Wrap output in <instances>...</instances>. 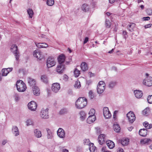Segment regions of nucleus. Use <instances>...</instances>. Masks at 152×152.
I'll use <instances>...</instances> for the list:
<instances>
[{
  "label": "nucleus",
  "mask_w": 152,
  "mask_h": 152,
  "mask_svg": "<svg viewBox=\"0 0 152 152\" xmlns=\"http://www.w3.org/2000/svg\"><path fill=\"white\" fill-rule=\"evenodd\" d=\"M87 104V100L84 97H79L75 102V105L77 109H82Z\"/></svg>",
  "instance_id": "1"
},
{
  "label": "nucleus",
  "mask_w": 152,
  "mask_h": 152,
  "mask_svg": "<svg viewBox=\"0 0 152 152\" xmlns=\"http://www.w3.org/2000/svg\"><path fill=\"white\" fill-rule=\"evenodd\" d=\"M16 86L17 90L19 92H24L26 88L25 84L22 80H18L17 81Z\"/></svg>",
  "instance_id": "2"
},
{
  "label": "nucleus",
  "mask_w": 152,
  "mask_h": 152,
  "mask_svg": "<svg viewBox=\"0 0 152 152\" xmlns=\"http://www.w3.org/2000/svg\"><path fill=\"white\" fill-rule=\"evenodd\" d=\"M105 88V84L103 81H100L97 85V90L99 94H101L104 92Z\"/></svg>",
  "instance_id": "3"
},
{
  "label": "nucleus",
  "mask_w": 152,
  "mask_h": 152,
  "mask_svg": "<svg viewBox=\"0 0 152 152\" xmlns=\"http://www.w3.org/2000/svg\"><path fill=\"white\" fill-rule=\"evenodd\" d=\"M11 51L13 53L16 59L18 61L19 58V52L18 50V47L16 45L13 44L12 45L11 48Z\"/></svg>",
  "instance_id": "4"
},
{
  "label": "nucleus",
  "mask_w": 152,
  "mask_h": 152,
  "mask_svg": "<svg viewBox=\"0 0 152 152\" xmlns=\"http://www.w3.org/2000/svg\"><path fill=\"white\" fill-rule=\"evenodd\" d=\"M40 115L42 118L45 119L48 118L49 117L48 109V108L45 109H42L40 114Z\"/></svg>",
  "instance_id": "5"
},
{
  "label": "nucleus",
  "mask_w": 152,
  "mask_h": 152,
  "mask_svg": "<svg viewBox=\"0 0 152 152\" xmlns=\"http://www.w3.org/2000/svg\"><path fill=\"white\" fill-rule=\"evenodd\" d=\"M56 64L54 59L51 57H49L47 61V66L48 67L50 68L54 65Z\"/></svg>",
  "instance_id": "6"
},
{
  "label": "nucleus",
  "mask_w": 152,
  "mask_h": 152,
  "mask_svg": "<svg viewBox=\"0 0 152 152\" xmlns=\"http://www.w3.org/2000/svg\"><path fill=\"white\" fill-rule=\"evenodd\" d=\"M126 115L130 123H132L135 121L136 117L133 112L130 111Z\"/></svg>",
  "instance_id": "7"
},
{
  "label": "nucleus",
  "mask_w": 152,
  "mask_h": 152,
  "mask_svg": "<svg viewBox=\"0 0 152 152\" xmlns=\"http://www.w3.org/2000/svg\"><path fill=\"white\" fill-rule=\"evenodd\" d=\"M143 83L145 85L150 86L152 85V77H148L143 80Z\"/></svg>",
  "instance_id": "8"
},
{
  "label": "nucleus",
  "mask_w": 152,
  "mask_h": 152,
  "mask_svg": "<svg viewBox=\"0 0 152 152\" xmlns=\"http://www.w3.org/2000/svg\"><path fill=\"white\" fill-rule=\"evenodd\" d=\"M103 113L104 117L106 118H109L111 116V114L109 109L107 107H105L103 109Z\"/></svg>",
  "instance_id": "9"
},
{
  "label": "nucleus",
  "mask_w": 152,
  "mask_h": 152,
  "mask_svg": "<svg viewBox=\"0 0 152 152\" xmlns=\"http://www.w3.org/2000/svg\"><path fill=\"white\" fill-rule=\"evenodd\" d=\"M28 107L31 110L35 111L37 109V104L36 102L33 101H31L28 104Z\"/></svg>",
  "instance_id": "10"
},
{
  "label": "nucleus",
  "mask_w": 152,
  "mask_h": 152,
  "mask_svg": "<svg viewBox=\"0 0 152 152\" xmlns=\"http://www.w3.org/2000/svg\"><path fill=\"white\" fill-rule=\"evenodd\" d=\"M65 69V66L64 65L59 64L56 67V71L59 74H61L63 72Z\"/></svg>",
  "instance_id": "11"
},
{
  "label": "nucleus",
  "mask_w": 152,
  "mask_h": 152,
  "mask_svg": "<svg viewBox=\"0 0 152 152\" xmlns=\"http://www.w3.org/2000/svg\"><path fill=\"white\" fill-rule=\"evenodd\" d=\"M34 56L38 59H41L43 58L42 53L38 50H34L33 53Z\"/></svg>",
  "instance_id": "12"
},
{
  "label": "nucleus",
  "mask_w": 152,
  "mask_h": 152,
  "mask_svg": "<svg viewBox=\"0 0 152 152\" xmlns=\"http://www.w3.org/2000/svg\"><path fill=\"white\" fill-rule=\"evenodd\" d=\"M60 88V86L59 83H54L52 84L51 89L53 91L56 93L59 91Z\"/></svg>",
  "instance_id": "13"
},
{
  "label": "nucleus",
  "mask_w": 152,
  "mask_h": 152,
  "mask_svg": "<svg viewBox=\"0 0 152 152\" xmlns=\"http://www.w3.org/2000/svg\"><path fill=\"white\" fill-rule=\"evenodd\" d=\"M58 135L61 138H64L65 136V132L64 130L61 128H59L57 132Z\"/></svg>",
  "instance_id": "14"
},
{
  "label": "nucleus",
  "mask_w": 152,
  "mask_h": 152,
  "mask_svg": "<svg viewBox=\"0 0 152 152\" xmlns=\"http://www.w3.org/2000/svg\"><path fill=\"white\" fill-rule=\"evenodd\" d=\"M105 135L104 134H101L98 138V141L99 144L102 145L106 140Z\"/></svg>",
  "instance_id": "15"
},
{
  "label": "nucleus",
  "mask_w": 152,
  "mask_h": 152,
  "mask_svg": "<svg viewBox=\"0 0 152 152\" xmlns=\"http://www.w3.org/2000/svg\"><path fill=\"white\" fill-rule=\"evenodd\" d=\"M12 132L15 135L17 136L19 135V132L18 127L15 126H13L12 128Z\"/></svg>",
  "instance_id": "16"
},
{
  "label": "nucleus",
  "mask_w": 152,
  "mask_h": 152,
  "mask_svg": "<svg viewBox=\"0 0 152 152\" xmlns=\"http://www.w3.org/2000/svg\"><path fill=\"white\" fill-rule=\"evenodd\" d=\"M134 93L135 97L137 98H140L143 95L142 91L139 90H136L134 91Z\"/></svg>",
  "instance_id": "17"
},
{
  "label": "nucleus",
  "mask_w": 152,
  "mask_h": 152,
  "mask_svg": "<svg viewBox=\"0 0 152 152\" xmlns=\"http://www.w3.org/2000/svg\"><path fill=\"white\" fill-rule=\"evenodd\" d=\"M34 136L37 138L41 137L42 136L41 132L38 129H35L34 131Z\"/></svg>",
  "instance_id": "18"
},
{
  "label": "nucleus",
  "mask_w": 152,
  "mask_h": 152,
  "mask_svg": "<svg viewBox=\"0 0 152 152\" xmlns=\"http://www.w3.org/2000/svg\"><path fill=\"white\" fill-rule=\"evenodd\" d=\"M65 56L63 54H61L58 56V59L59 64H62L65 61Z\"/></svg>",
  "instance_id": "19"
},
{
  "label": "nucleus",
  "mask_w": 152,
  "mask_h": 152,
  "mask_svg": "<svg viewBox=\"0 0 152 152\" xmlns=\"http://www.w3.org/2000/svg\"><path fill=\"white\" fill-rule=\"evenodd\" d=\"M96 120V117L95 115H90L87 120V123L89 124H91L93 123Z\"/></svg>",
  "instance_id": "20"
},
{
  "label": "nucleus",
  "mask_w": 152,
  "mask_h": 152,
  "mask_svg": "<svg viewBox=\"0 0 152 152\" xmlns=\"http://www.w3.org/2000/svg\"><path fill=\"white\" fill-rule=\"evenodd\" d=\"M33 91L34 94L36 96H39L40 94L39 90L37 86H34L33 87Z\"/></svg>",
  "instance_id": "21"
},
{
  "label": "nucleus",
  "mask_w": 152,
  "mask_h": 152,
  "mask_svg": "<svg viewBox=\"0 0 152 152\" xmlns=\"http://www.w3.org/2000/svg\"><path fill=\"white\" fill-rule=\"evenodd\" d=\"M106 143L108 148L110 149H112L115 146V144L112 141L110 140H107Z\"/></svg>",
  "instance_id": "22"
},
{
  "label": "nucleus",
  "mask_w": 152,
  "mask_h": 152,
  "mask_svg": "<svg viewBox=\"0 0 152 152\" xmlns=\"http://www.w3.org/2000/svg\"><path fill=\"white\" fill-rule=\"evenodd\" d=\"M28 83L29 85L31 86H32V87H33L35 86V80L34 79H33L31 77H28Z\"/></svg>",
  "instance_id": "23"
},
{
  "label": "nucleus",
  "mask_w": 152,
  "mask_h": 152,
  "mask_svg": "<svg viewBox=\"0 0 152 152\" xmlns=\"http://www.w3.org/2000/svg\"><path fill=\"white\" fill-rule=\"evenodd\" d=\"M82 70L83 71H86L88 69V67L87 63L85 62H82L80 66Z\"/></svg>",
  "instance_id": "24"
},
{
  "label": "nucleus",
  "mask_w": 152,
  "mask_h": 152,
  "mask_svg": "<svg viewBox=\"0 0 152 152\" xmlns=\"http://www.w3.org/2000/svg\"><path fill=\"white\" fill-rule=\"evenodd\" d=\"M36 46L39 48H46L48 47V45L45 43H39L36 44Z\"/></svg>",
  "instance_id": "25"
},
{
  "label": "nucleus",
  "mask_w": 152,
  "mask_h": 152,
  "mask_svg": "<svg viewBox=\"0 0 152 152\" xmlns=\"http://www.w3.org/2000/svg\"><path fill=\"white\" fill-rule=\"evenodd\" d=\"M139 134L142 136L145 137L147 134V130L145 129H142L139 131Z\"/></svg>",
  "instance_id": "26"
},
{
  "label": "nucleus",
  "mask_w": 152,
  "mask_h": 152,
  "mask_svg": "<svg viewBox=\"0 0 152 152\" xmlns=\"http://www.w3.org/2000/svg\"><path fill=\"white\" fill-rule=\"evenodd\" d=\"M117 82L115 81H110L108 84V87L111 89H113L116 85Z\"/></svg>",
  "instance_id": "27"
},
{
  "label": "nucleus",
  "mask_w": 152,
  "mask_h": 152,
  "mask_svg": "<svg viewBox=\"0 0 152 152\" xmlns=\"http://www.w3.org/2000/svg\"><path fill=\"white\" fill-rule=\"evenodd\" d=\"M129 141L128 138H123L121 141V144L123 146L126 145L128 144Z\"/></svg>",
  "instance_id": "28"
},
{
  "label": "nucleus",
  "mask_w": 152,
  "mask_h": 152,
  "mask_svg": "<svg viewBox=\"0 0 152 152\" xmlns=\"http://www.w3.org/2000/svg\"><path fill=\"white\" fill-rule=\"evenodd\" d=\"M96 148L95 146H94L93 143H90L89 144V149L90 152H94Z\"/></svg>",
  "instance_id": "29"
},
{
  "label": "nucleus",
  "mask_w": 152,
  "mask_h": 152,
  "mask_svg": "<svg viewBox=\"0 0 152 152\" xmlns=\"http://www.w3.org/2000/svg\"><path fill=\"white\" fill-rule=\"evenodd\" d=\"M27 12L30 18H32L34 15V13L31 9L29 8L27 10Z\"/></svg>",
  "instance_id": "30"
},
{
  "label": "nucleus",
  "mask_w": 152,
  "mask_h": 152,
  "mask_svg": "<svg viewBox=\"0 0 152 152\" xmlns=\"http://www.w3.org/2000/svg\"><path fill=\"white\" fill-rule=\"evenodd\" d=\"M41 79L44 83H47L48 82V80L47 76L45 75L41 76Z\"/></svg>",
  "instance_id": "31"
},
{
  "label": "nucleus",
  "mask_w": 152,
  "mask_h": 152,
  "mask_svg": "<svg viewBox=\"0 0 152 152\" xmlns=\"http://www.w3.org/2000/svg\"><path fill=\"white\" fill-rule=\"evenodd\" d=\"M89 8V6L86 4H83L82 7V10L85 12L88 11Z\"/></svg>",
  "instance_id": "32"
},
{
  "label": "nucleus",
  "mask_w": 152,
  "mask_h": 152,
  "mask_svg": "<svg viewBox=\"0 0 152 152\" xmlns=\"http://www.w3.org/2000/svg\"><path fill=\"white\" fill-rule=\"evenodd\" d=\"M113 128L114 130L117 132H119L120 130V127L119 125L118 124H114Z\"/></svg>",
  "instance_id": "33"
},
{
  "label": "nucleus",
  "mask_w": 152,
  "mask_h": 152,
  "mask_svg": "<svg viewBox=\"0 0 152 152\" xmlns=\"http://www.w3.org/2000/svg\"><path fill=\"white\" fill-rule=\"evenodd\" d=\"M143 125L147 129H150L152 127V125L151 124H149L148 123L146 122H145L144 123Z\"/></svg>",
  "instance_id": "34"
},
{
  "label": "nucleus",
  "mask_w": 152,
  "mask_h": 152,
  "mask_svg": "<svg viewBox=\"0 0 152 152\" xmlns=\"http://www.w3.org/2000/svg\"><path fill=\"white\" fill-rule=\"evenodd\" d=\"M80 118L82 120H83L85 118V113L83 111H81L80 113Z\"/></svg>",
  "instance_id": "35"
},
{
  "label": "nucleus",
  "mask_w": 152,
  "mask_h": 152,
  "mask_svg": "<svg viewBox=\"0 0 152 152\" xmlns=\"http://www.w3.org/2000/svg\"><path fill=\"white\" fill-rule=\"evenodd\" d=\"M47 130L48 132V139H51L52 137L53 136L50 130L49 129H48Z\"/></svg>",
  "instance_id": "36"
},
{
  "label": "nucleus",
  "mask_w": 152,
  "mask_h": 152,
  "mask_svg": "<svg viewBox=\"0 0 152 152\" xmlns=\"http://www.w3.org/2000/svg\"><path fill=\"white\" fill-rule=\"evenodd\" d=\"M74 74L75 77H77L80 74V72L76 68L74 70Z\"/></svg>",
  "instance_id": "37"
},
{
  "label": "nucleus",
  "mask_w": 152,
  "mask_h": 152,
  "mask_svg": "<svg viewBox=\"0 0 152 152\" xmlns=\"http://www.w3.org/2000/svg\"><path fill=\"white\" fill-rule=\"evenodd\" d=\"M150 140V139L145 138L143 140H142L140 141V142L142 144H145L148 142Z\"/></svg>",
  "instance_id": "38"
},
{
  "label": "nucleus",
  "mask_w": 152,
  "mask_h": 152,
  "mask_svg": "<svg viewBox=\"0 0 152 152\" xmlns=\"http://www.w3.org/2000/svg\"><path fill=\"white\" fill-rule=\"evenodd\" d=\"M2 75L3 76H6L8 74V72L6 69H3L2 70Z\"/></svg>",
  "instance_id": "39"
},
{
  "label": "nucleus",
  "mask_w": 152,
  "mask_h": 152,
  "mask_svg": "<svg viewBox=\"0 0 152 152\" xmlns=\"http://www.w3.org/2000/svg\"><path fill=\"white\" fill-rule=\"evenodd\" d=\"M47 4L48 6H52L54 4V0H48L47 1Z\"/></svg>",
  "instance_id": "40"
},
{
  "label": "nucleus",
  "mask_w": 152,
  "mask_h": 152,
  "mask_svg": "<svg viewBox=\"0 0 152 152\" xmlns=\"http://www.w3.org/2000/svg\"><path fill=\"white\" fill-rule=\"evenodd\" d=\"M81 85L80 82L78 80H77L75 82L74 85V87L76 88H78L80 87Z\"/></svg>",
  "instance_id": "41"
},
{
  "label": "nucleus",
  "mask_w": 152,
  "mask_h": 152,
  "mask_svg": "<svg viewBox=\"0 0 152 152\" xmlns=\"http://www.w3.org/2000/svg\"><path fill=\"white\" fill-rule=\"evenodd\" d=\"M106 27L107 28H109L111 25V22L109 20H106L105 21Z\"/></svg>",
  "instance_id": "42"
},
{
  "label": "nucleus",
  "mask_w": 152,
  "mask_h": 152,
  "mask_svg": "<svg viewBox=\"0 0 152 152\" xmlns=\"http://www.w3.org/2000/svg\"><path fill=\"white\" fill-rule=\"evenodd\" d=\"M149 111V108H147L142 111V113L143 115H146Z\"/></svg>",
  "instance_id": "43"
},
{
  "label": "nucleus",
  "mask_w": 152,
  "mask_h": 152,
  "mask_svg": "<svg viewBox=\"0 0 152 152\" xmlns=\"http://www.w3.org/2000/svg\"><path fill=\"white\" fill-rule=\"evenodd\" d=\"M95 113V110L94 109H91L89 112V114L90 115L93 116L94 115Z\"/></svg>",
  "instance_id": "44"
},
{
  "label": "nucleus",
  "mask_w": 152,
  "mask_h": 152,
  "mask_svg": "<svg viewBox=\"0 0 152 152\" xmlns=\"http://www.w3.org/2000/svg\"><path fill=\"white\" fill-rule=\"evenodd\" d=\"M26 125L27 126L29 125H31L33 124V122L32 121L31 119L27 120L26 121Z\"/></svg>",
  "instance_id": "45"
},
{
  "label": "nucleus",
  "mask_w": 152,
  "mask_h": 152,
  "mask_svg": "<svg viewBox=\"0 0 152 152\" xmlns=\"http://www.w3.org/2000/svg\"><path fill=\"white\" fill-rule=\"evenodd\" d=\"M148 102L150 104H152V95L149 96L147 99Z\"/></svg>",
  "instance_id": "46"
},
{
  "label": "nucleus",
  "mask_w": 152,
  "mask_h": 152,
  "mask_svg": "<svg viewBox=\"0 0 152 152\" xmlns=\"http://www.w3.org/2000/svg\"><path fill=\"white\" fill-rule=\"evenodd\" d=\"M89 96L91 99H93L94 97V95L92 91H90L89 93Z\"/></svg>",
  "instance_id": "47"
},
{
  "label": "nucleus",
  "mask_w": 152,
  "mask_h": 152,
  "mask_svg": "<svg viewBox=\"0 0 152 152\" xmlns=\"http://www.w3.org/2000/svg\"><path fill=\"white\" fill-rule=\"evenodd\" d=\"M146 12L148 15H151L152 14V10L151 9H147Z\"/></svg>",
  "instance_id": "48"
},
{
  "label": "nucleus",
  "mask_w": 152,
  "mask_h": 152,
  "mask_svg": "<svg viewBox=\"0 0 152 152\" xmlns=\"http://www.w3.org/2000/svg\"><path fill=\"white\" fill-rule=\"evenodd\" d=\"M152 24H147L144 26V27L145 28H148L151 26Z\"/></svg>",
  "instance_id": "49"
},
{
  "label": "nucleus",
  "mask_w": 152,
  "mask_h": 152,
  "mask_svg": "<svg viewBox=\"0 0 152 152\" xmlns=\"http://www.w3.org/2000/svg\"><path fill=\"white\" fill-rule=\"evenodd\" d=\"M88 40V37H86L83 43L84 44L86 43Z\"/></svg>",
  "instance_id": "50"
},
{
  "label": "nucleus",
  "mask_w": 152,
  "mask_h": 152,
  "mask_svg": "<svg viewBox=\"0 0 152 152\" xmlns=\"http://www.w3.org/2000/svg\"><path fill=\"white\" fill-rule=\"evenodd\" d=\"M19 98L18 96L17 95H16L15 97V99L16 101H17L19 100Z\"/></svg>",
  "instance_id": "51"
},
{
  "label": "nucleus",
  "mask_w": 152,
  "mask_h": 152,
  "mask_svg": "<svg viewBox=\"0 0 152 152\" xmlns=\"http://www.w3.org/2000/svg\"><path fill=\"white\" fill-rule=\"evenodd\" d=\"M150 19V18L149 17H147L143 18V19L144 20H149Z\"/></svg>",
  "instance_id": "52"
},
{
  "label": "nucleus",
  "mask_w": 152,
  "mask_h": 152,
  "mask_svg": "<svg viewBox=\"0 0 152 152\" xmlns=\"http://www.w3.org/2000/svg\"><path fill=\"white\" fill-rule=\"evenodd\" d=\"M6 69L7 71L8 72V73L11 71H12V68H8Z\"/></svg>",
  "instance_id": "53"
},
{
  "label": "nucleus",
  "mask_w": 152,
  "mask_h": 152,
  "mask_svg": "<svg viewBox=\"0 0 152 152\" xmlns=\"http://www.w3.org/2000/svg\"><path fill=\"white\" fill-rule=\"evenodd\" d=\"M123 149L120 148H118L117 152H123Z\"/></svg>",
  "instance_id": "54"
},
{
  "label": "nucleus",
  "mask_w": 152,
  "mask_h": 152,
  "mask_svg": "<svg viewBox=\"0 0 152 152\" xmlns=\"http://www.w3.org/2000/svg\"><path fill=\"white\" fill-rule=\"evenodd\" d=\"M116 0H109V2L110 4L113 3Z\"/></svg>",
  "instance_id": "55"
},
{
  "label": "nucleus",
  "mask_w": 152,
  "mask_h": 152,
  "mask_svg": "<svg viewBox=\"0 0 152 152\" xmlns=\"http://www.w3.org/2000/svg\"><path fill=\"white\" fill-rule=\"evenodd\" d=\"M64 79L65 80H66L68 78V76L66 75H64Z\"/></svg>",
  "instance_id": "56"
},
{
  "label": "nucleus",
  "mask_w": 152,
  "mask_h": 152,
  "mask_svg": "<svg viewBox=\"0 0 152 152\" xmlns=\"http://www.w3.org/2000/svg\"><path fill=\"white\" fill-rule=\"evenodd\" d=\"M88 74L89 75H90L91 77H92L94 76V74L92 73L91 72H89Z\"/></svg>",
  "instance_id": "57"
},
{
  "label": "nucleus",
  "mask_w": 152,
  "mask_h": 152,
  "mask_svg": "<svg viewBox=\"0 0 152 152\" xmlns=\"http://www.w3.org/2000/svg\"><path fill=\"white\" fill-rule=\"evenodd\" d=\"M135 24L132 23H131V24H130L129 25V27L130 28L131 26H133V28L134 27H135Z\"/></svg>",
  "instance_id": "58"
},
{
  "label": "nucleus",
  "mask_w": 152,
  "mask_h": 152,
  "mask_svg": "<svg viewBox=\"0 0 152 152\" xmlns=\"http://www.w3.org/2000/svg\"><path fill=\"white\" fill-rule=\"evenodd\" d=\"M62 152H69L68 150L66 149H63L62 150Z\"/></svg>",
  "instance_id": "59"
},
{
  "label": "nucleus",
  "mask_w": 152,
  "mask_h": 152,
  "mask_svg": "<svg viewBox=\"0 0 152 152\" xmlns=\"http://www.w3.org/2000/svg\"><path fill=\"white\" fill-rule=\"evenodd\" d=\"M105 148L104 147H103L102 149V152H105L106 151H105Z\"/></svg>",
  "instance_id": "60"
},
{
  "label": "nucleus",
  "mask_w": 152,
  "mask_h": 152,
  "mask_svg": "<svg viewBox=\"0 0 152 152\" xmlns=\"http://www.w3.org/2000/svg\"><path fill=\"white\" fill-rule=\"evenodd\" d=\"M127 32L126 31H124L123 32V34L124 35H125L127 34Z\"/></svg>",
  "instance_id": "61"
},
{
  "label": "nucleus",
  "mask_w": 152,
  "mask_h": 152,
  "mask_svg": "<svg viewBox=\"0 0 152 152\" xmlns=\"http://www.w3.org/2000/svg\"><path fill=\"white\" fill-rule=\"evenodd\" d=\"M117 112L116 111H115L114 112V115H113V118H115V114Z\"/></svg>",
  "instance_id": "62"
},
{
  "label": "nucleus",
  "mask_w": 152,
  "mask_h": 152,
  "mask_svg": "<svg viewBox=\"0 0 152 152\" xmlns=\"http://www.w3.org/2000/svg\"><path fill=\"white\" fill-rule=\"evenodd\" d=\"M133 127H132V126H131L128 128V130L129 131H131L132 130V129H133Z\"/></svg>",
  "instance_id": "63"
},
{
  "label": "nucleus",
  "mask_w": 152,
  "mask_h": 152,
  "mask_svg": "<svg viewBox=\"0 0 152 152\" xmlns=\"http://www.w3.org/2000/svg\"><path fill=\"white\" fill-rule=\"evenodd\" d=\"M89 141V139H85V142L86 143V142H88Z\"/></svg>",
  "instance_id": "64"
}]
</instances>
